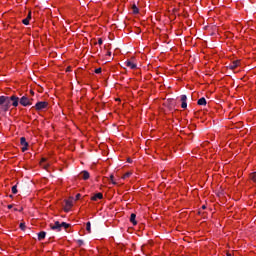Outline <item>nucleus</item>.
Segmentation results:
<instances>
[{
    "mask_svg": "<svg viewBox=\"0 0 256 256\" xmlns=\"http://www.w3.org/2000/svg\"><path fill=\"white\" fill-rule=\"evenodd\" d=\"M52 231H61V228L64 227V229H69L71 227V224H68L67 222L60 223L59 221H56L54 225H50Z\"/></svg>",
    "mask_w": 256,
    "mask_h": 256,
    "instance_id": "obj_1",
    "label": "nucleus"
},
{
    "mask_svg": "<svg viewBox=\"0 0 256 256\" xmlns=\"http://www.w3.org/2000/svg\"><path fill=\"white\" fill-rule=\"evenodd\" d=\"M20 105H22V107H29L33 105V98H28L27 95L22 96L20 98Z\"/></svg>",
    "mask_w": 256,
    "mask_h": 256,
    "instance_id": "obj_2",
    "label": "nucleus"
},
{
    "mask_svg": "<svg viewBox=\"0 0 256 256\" xmlns=\"http://www.w3.org/2000/svg\"><path fill=\"white\" fill-rule=\"evenodd\" d=\"M47 107H49V102L40 101L37 102L33 108L36 109V111H43V109H47Z\"/></svg>",
    "mask_w": 256,
    "mask_h": 256,
    "instance_id": "obj_3",
    "label": "nucleus"
},
{
    "mask_svg": "<svg viewBox=\"0 0 256 256\" xmlns=\"http://www.w3.org/2000/svg\"><path fill=\"white\" fill-rule=\"evenodd\" d=\"M10 107H11V101L8 98L4 102V104L0 106V111L3 112V113H7V111H9Z\"/></svg>",
    "mask_w": 256,
    "mask_h": 256,
    "instance_id": "obj_4",
    "label": "nucleus"
},
{
    "mask_svg": "<svg viewBox=\"0 0 256 256\" xmlns=\"http://www.w3.org/2000/svg\"><path fill=\"white\" fill-rule=\"evenodd\" d=\"M10 103H12V107H19L20 99L19 97L12 95L9 97Z\"/></svg>",
    "mask_w": 256,
    "mask_h": 256,
    "instance_id": "obj_5",
    "label": "nucleus"
},
{
    "mask_svg": "<svg viewBox=\"0 0 256 256\" xmlns=\"http://www.w3.org/2000/svg\"><path fill=\"white\" fill-rule=\"evenodd\" d=\"M241 63V60H235L233 61L228 68L231 69L233 71V69H237V67H239V64Z\"/></svg>",
    "mask_w": 256,
    "mask_h": 256,
    "instance_id": "obj_6",
    "label": "nucleus"
},
{
    "mask_svg": "<svg viewBox=\"0 0 256 256\" xmlns=\"http://www.w3.org/2000/svg\"><path fill=\"white\" fill-rule=\"evenodd\" d=\"M125 65H126V67H129L130 69H137V64H135V63H133V62H131L129 60H127L125 62Z\"/></svg>",
    "mask_w": 256,
    "mask_h": 256,
    "instance_id": "obj_7",
    "label": "nucleus"
},
{
    "mask_svg": "<svg viewBox=\"0 0 256 256\" xmlns=\"http://www.w3.org/2000/svg\"><path fill=\"white\" fill-rule=\"evenodd\" d=\"M80 176L82 177V179H84V181H87V179H89L90 174L88 171L84 170L80 173Z\"/></svg>",
    "mask_w": 256,
    "mask_h": 256,
    "instance_id": "obj_8",
    "label": "nucleus"
},
{
    "mask_svg": "<svg viewBox=\"0 0 256 256\" xmlns=\"http://www.w3.org/2000/svg\"><path fill=\"white\" fill-rule=\"evenodd\" d=\"M135 219H137V215L135 213H132L130 215V223L133 225H137V220H135Z\"/></svg>",
    "mask_w": 256,
    "mask_h": 256,
    "instance_id": "obj_9",
    "label": "nucleus"
},
{
    "mask_svg": "<svg viewBox=\"0 0 256 256\" xmlns=\"http://www.w3.org/2000/svg\"><path fill=\"white\" fill-rule=\"evenodd\" d=\"M20 145H22V147H29V143L25 137L20 138Z\"/></svg>",
    "mask_w": 256,
    "mask_h": 256,
    "instance_id": "obj_10",
    "label": "nucleus"
},
{
    "mask_svg": "<svg viewBox=\"0 0 256 256\" xmlns=\"http://www.w3.org/2000/svg\"><path fill=\"white\" fill-rule=\"evenodd\" d=\"M98 199H103V193H97L91 197L92 201H97Z\"/></svg>",
    "mask_w": 256,
    "mask_h": 256,
    "instance_id": "obj_11",
    "label": "nucleus"
},
{
    "mask_svg": "<svg viewBox=\"0 0 256 256\" xmlns=\"http://www.w3.org/2000/svg\"><path fill=\"white\" fill-rule=\"evenodd\" d=\"M47 236V233L45 231H41L38 233V241H43L45 237Z\"/></svg>",
    "mask_w": 256,
    "mask_h": 256,
    "instance_id": "obj_12",
    "label": "nucleus"
},
{
    "mask_svg": "<svg viewBox=\"0 0 256 256\" xmlns=\"http://www.w3.org/2000/svg\"><path fill=\"white\" fill-rule=\"evenodd\" d=\"M73 201H74L73 197H70L68 200H66L65 201L66 207H69V208L73 207Z\"/></svg>",
    "mask_w": 256,
    "mask_h": 256,
    "instance_id": "obj_13",
    "label": "nucleus"
},
{
    "mask_svg": "<svg viewBox=\"0 0 256 256\" xmlns=\"http://www.w3.org/2000/svg\"><path fill=\"white\" fill-rule=\"evenodd\" d=\"M198 105H202V106H204V105H207V100L205 99V97H202V98H200L199 100H198Z\"/></svg>",
    "mask_w": 256,
    "mask_h": 256,
    "instance_id": "obj_14",
    "label": "nucleus"
},
{
    "mask_svg": "<svg viewBox=\"0 0 256 256\" xmlns=\"http://www.w3.org/2000/svg\"><path fill=\"white\" fill-rule=\"evenodd\" d=\"M9 96H0V107L8 100Z\"/></svg>",
    "mask_w": 256,
    "mask_h": 256,
    "instance_id": "obj_15",
    "label": "nucleus"
},
{
    "mask_svg": "<svg viewBox=\"0 0 256 256\" xmlns=\"http://www.w3.org/2000/svg\"><path fill=\"white\" fill-rule=\"evenodd\" d=\"M132 11H133L134 15H137V13H139V8L137 7V5L134 4L132 6Z\"/></svg>",
    "mask_w": 256,
    "mask_h": 256,
    "instance_id": "obj_16",
    "label": "nucleus"
},
{
    "mask_svg": "<svg viewBox=\"0 0 256 256\" xmlns=\"http://www.w3.org/2000/svg\"><path fill=\"white\" fill-rule=\"evenodd\" d=\"M86 231H87L88 233H91V222H87V223H86Z\"/></svg>",
    "mask_w": 256,
    "mask_h": 256,
    "instance_id": "obj_17",
    "label": "nucleus"
},
{
    "mask_svg": "<svg viewBox=\"0 0 256 256\" xmlns=\"http://www.w3.org/2000/svg\"><path fill=\"white\" fill-rule=\"evenodd\" d=\"M250 179H252V181H254V183H256V172H253V173L250 175Z\"/></svg>",
    "mask_w": 256,
    "mask_h": 256,
    "instance_id": "obj_18",
    "label": "nucleus"
},
{
    "mask_svg": "<svg viewBox=\"0 0 256 256\" xmlns=\"http://www.w3.org/2000/svg\"><path fill=\"white\" fill-rule=\"evenodd\" d=\"M20 229L21 231H25V229H27V226L25 225V223H20Z\"/></svg>",
    "mask_w": 256,
    "mask_h": 256,
    "instance_id": "obj_19",
    "label": "nucleus"
},
{
    "mask_svg": "<svg viewBox=\"0 0 256 256\" xmlns=\"http://www.w3.org/2000/svg\"><path fill=\"white\" fill-rule=\"evenodd\" d=\"M12 193H13L14 195H17V185H14V186L12 187Z\"/></svg>",
    "mask_w": 256,
    "mask_h": 256,
    "instance_id": "obj_20",
    "label": "nucleus"
},
{
    "mask_svg": "<svg viewBox=\"0 0 256 256\" xmlns=\"http://www.w3.org/2000/svg\"><path fill=\"white\" fill-rule=\"evenodd\" d=\"M181 101H182V103L187 102V95H182Z\"/></svg>",
    "mask_w": 256,
    "mask_h": 256,
    "instance_id": "obj_21",
    "label": "nucleus"
},
{
    "mask_svg": "<svg viewBox=\"0 0 256 256\" xmlns=\"http://www.w3.org/2000/svg\"><path fill=\"white\" fill-rule=\"evenodd\" d=\"M22 23H23V25H29V20H28V18L23 19V20H22Z\"/></svg>",
    "mask_w": 256,
    "mask_h": 256,
    "instance_id": "obj_22",
    "label": "nucleus"
},
{
    "mask_svg": "<svg viewBox=\"0 0 256 256\" xmlns=\"http://www.w3.org/2000/svg\"><path fill=\"white\" fill-rule=\"evenodd\" d=\"M181 107L182 109H187V102H182Z\"/></svg>",
    "mask_w": 256,
    "mask_h": 256,
    "instance_id": "obj_23",
    "label": "nucleus"
},
{
    "mask_svg": "<svg viewBox=\"0 0 256 256\" xmlns=\"http://www.w3.org/2000/svg\"><path fill=\"white\" fill-rule=\"evenodd\" d=\"M64 211H65L66 213H69V211H71V208H69V206L66 205V206L64 207Z\"/></svg>",
    "mask_w": 256,
    "mask_h": 256,
    "instance_id": "obj_24",
    "label": "nucleus"
},
{
    "mask_svg": "<svg viewBox=\"0 0 256 256\" xmlns=\"http://www.w3.org/2000/svg\"><path fill=\"white\" fill-rule=\"evenodd\" d=\"M101 71H102L101 68H97V69L95 70V73H96L97 75H99V74L101 73Z\"/></svg>",
    "mask_w": 256,
    "mask_h": 256,
    "instance_id": "obj_25",
    "label": "nucleus"
},
{
    "mask_svg": "<svg viewBox=\"0 0 256 256\" xmlns=\"http://www.w3.org/2000/svg\"><path fill=\"white\" fill-rule=\"evenodd\" d=\"M127 177H131V173L127 172L126 174H124V179H127Z\"/></svg>",
    "mask_w": 256,
    "mask_h": 256,
    "instance_id": "obj_26",
    "label": "nucleus"
},
{
    "mask_svg": "<svg viewBox=\"0 0 256 256\" xmlns=\"http://www.w3.org/2000/svg\"><path fill=\"white\" fill-rule=\"evenodd\" d=\"M113 179H114V176L111 175V176H110V180L112 181L113 185H117V182L113 181Z\"/></svg>",
    "mask_w": 256,
    "mask_h": 256,
    "instance_id": "obj_27",
    "label": "nucleus"
},
{
    "mask_svg": "<svg viewBox=\"0 0 256 256\" xmlns=\"http://www.w3.org/2000/svg\"><path fill=\"white\" fill-rule=\"evenodd\" d=\"M81 199V194H77L75 197V201H79Z\"/></svg>",
    "mask_w": 256,
    "mask_h": 256,
    "instance_id": "obj_28",
    "label": "nucleus"
},
{
    "mask_svg": "<svg viewBox=\"0 0 256 256\" xmlns=\"http://www.w3.org/2000/svg\"><path fill=\"white\" fill-rule=\"evenodd\" d=\"M98 45H103V39L102 38L98 39Z\"/></svg>",
    "mask_w": 256,
    "mask_h": 256,
    "instance_id": "obj_29",
    "label": "nucleus"
},
{
    "mask_svg": "<svg viewBox=\"0 0 256 256\" xmlns=\"http://www.w3.org/2000/svg\"><path fill=\"white\" fill-rule=\"evenodd\" d=\"M77 243H78V245H79V247H81V245H83V240H77Z\"/></svg>",
    "mask_w": 256,
    "mask_h": 256,
    "instance_id": "obj_30",
    "label": "nucleus"
},
{
    "mask_svg": "<svg viewBox=\"0 0 256 256\" xmlns=\"http://www.w3.org/2000/svg\"><path fill=\"white\" fill-rule=\"evenodd\" d=\"M26 19H27L28 21H31V12H30V13H28V15H27Z\"/></svg>",
    "mask_w": 256,
    "mask_h": 256,
    "instance_id": "obj_31",
    "label": "nucleus"
},
{
    "mask_svg": "<svg viewBox=\"0 0 256 256\" xmlns=\"http://www.w3.org/2000/svg\"><path fill=\"white\" fill-rule=\"evenodd\" d=\"M28 147H29V146H23V147H22L23 153H25V151H27Z\"/></svg>",
    "mask_w": 256,
    "mask_h": 256,
    "instance_id": "obj_32",
    "label": "nucleus"
},
{
    "mask_svg": "<svg viewBox=\"0 0 256 256\" xmlns=\"http://www.w3.org/2000/svg\"><path fill=\"white\" fill-rule=\"evenodd\" d=\"M8 209H13L12 204L8 205Z\"/></svg>",
    "mask_w": 256,
    "mask_h": 256,
    "instance_id": "obj_33",
    "label": "nucleus"
},
{
    "mask_svg": "<svg viewBox=\"0 0 256 256\" xmlns=\"http://www.w3.org/2000/svg\"><path fill=\"white\" fill-rule=\"evenodd\" d=\"M108 57H111V52H107Z\"/></svg>",
    "mask_w": 256,
    "mask_h": 256,
    "instance_id": "obj_34",
    "label": "nucleus"
},
{
    "mask_svg": "<svg viewBox=\"0 0 256 256\" xmlns=\"http://www.w3.org/2000/svg\"><path fill=\"white\" fill-rule=\"evenodd\" d=\"M31 95H35V92H33V90L30 91Z\"/></svg>",
    "mask_w": 256,
    "mask_h": 256,
    "instance_id": "obj_35",
    "label": "nucleus"
},
{
    "mask_svg": "<svg viewBox=\"0 0 256 256\" xmlns=\"http://www.w3.org/2000/svg\"><path fill=\"white\" fill-rule=\"evenodd\" d=\"M202 209H207V207L205 205L202 206Z\"/></svg>",
    "mask_w": 256,
    "mask_h": 256,
    "instance_id": "obj_36",
    "label": "nucleus"
},
{
    "mask_svg": "<svg viewBox=\"0 0 256 256\" xmlns=\"http://www.w3.org/2000/svg\"><path fill=\"white\" fill-rule=\"evenodd\" d=\"M128 163H131V158H128Z\"/></svg>",
    "mask_w": 256,
    "mask_h": 256,
    "instance_id": "obj_37",
    "label": "nucleus"
},
{
    "mask_svg": "<svg viewBox=\"0 0 256 256\" xmlns=\"http://www.w3.org/2000/svg\"><path fill=\"white\" fill-rule=\"evenodd\" d=\"M227 256H231V254L228 253Z\"/></svg>",
    "mask_w": 256,
    "mask_h": 256,
    "instance_id": "obj_38",
    "label": "nucleus"
}]
</instances>
